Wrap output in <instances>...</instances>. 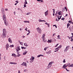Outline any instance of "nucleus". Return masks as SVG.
Returning <instances> with one entry per match:
<instances>
[{"mask_svg":"<svg viewBox=\"0 0 73 73\" xmlns=\"http://www.w3.org/2000/svg\"><path fill=\"white\" fill-rule=\"evenodd\" d=\"M52 10H53V12L54 13L53 14V16H54V12H55V10L54 9H53Z\"/></svg>","mask_w":73,"mask_h":73,"instance_id":"obj_32","label":"nucleus"},{"mask_svg":"<svg viewBox=\"0 0 73 73\" xmlns=\"http://www.w3.org/2000/svg\"><path fill=\"white\" fill-rule=\"evenodd\" d=\"M17 63L15 62H10L9 63V64H13L14 65H17Z\"/></svg>","mask_w":73,"mask_h":73,"instance_id":"obj_14","label":"nucleus"},{"mask_svg":"<svg viewBox=\"0 0 73 73\" xmlns=\"http://www.w3.org/2000/svg\"><path fill=\"white\" fill-rule=\"evenodd\" d=\"M40 1H41V2H43V1H42V0H40Z\"/></svg>","mask_w":73,"mask_h":73,"instance_id":"obj_64","label":"nucleus"},{"mask_svg":"<svg viewBox=\"0 0 73 73\" xmlns=\"http://www.w3.org/2000/svg\"><path fill=\"white\" fill-rule=\"evenodd\" d=\"M65 19V18H62L61 20H64Z\"/></svg>","mask_w":73,"mask_h":73,"instance_id":"obj_57","label":"nucleus"},{"mask_svg":"<svg viewBox=\"0 0 73 73\" xmlns=\"http://www.w3.org/2000/svg\"><path fill=\"white\" fill-rule=\"evenodd\" d=\"M21 48L23 49H27V47H21Z\"/></svg>","mask_w":73,"mask_h":73,"instance_id":"obj_35","label":"nucleus"},{"mask_svg":"<svg viewBox=\"0 0 73 73\" xmlns=\"http://www.w3.org/2000/svg\"><path fill=\"white\" fill-rule=\"evenodd\" d=\"M30 63H32L34 61V60H35V58L33 56H31V58L30 59Z\"/></svg>","mask_w":73,"mask_h":73,"instance_id":"obj_5","label":"nucleus"},{"mask_svg":"<svg viewBox=\"0 0 73 73\" xmlns=\"http://www.w3.org/2000/svg\"><path fill=\"white\" fill-rule=\"evenodd\" d=\"M62 47V45H60L59 46L57 47L58 48V49H60Z\"/></svg>","mask_w":73,"mask_h":73,"instance_id":"obj_29","label":"nucleus"},{"mask_svg":"<svg viewBox=\"0 0 73 73\" xmlns=\"http://www.w3.org/2000/svg\"><path fill=\"white\" fill-rule=\"evenodd\" d=\"M69 47L70 46H68L66 47L65 49H64V52H66L68 50V49H69Z\"/></svg>","mask_w":73,"mask_h":73,"instance_id":"obj_8","label":"nucleus"},{"mask_svg":"<svg viewBox=\"0 0 73 73\" xmlns=\"http://www.w3.org/2000/svg\"><path fill=\"white\" fill-rule=\"evenodd\" d=\"M58 14L59 15H61V12H59L58 13Z\"/></svg>","mask_w":73,"mask_h":73,"instance_id":"obj_39","label":"nucleus"},{"mask_svg":"<svg viewBox=\"0 0 73 73\" xmlns=\"http://www.w3.org/2000/svg\"><path fill=\"white\" fill-rule=\"evenodd\" d=\"M3 19L4 21H6L7 20L6 19V17L5 16V15L3 14Z\"/></svg>","mask_w":73,"mask_h":73,"instance_id":"obj_9","label":"nucleus"},{"mask_svg":"<svg viewBox=\"0 0 73 73\" xmlns=\"http://www.w3.org/2000/svg\"><path fill=\"white\" fill-rule=\"evenodd\" d=\"M21 65L25 66L26 67H27V63L26 62H23L22 64H21Z\"/></svg>","mask_w":73,"mask_h":73,"instance_id":"obj_12","label":"nucleus"},{"mask_svg":"<svg viewBox=\"0 0 73 73\" xmlns=\"http://www.w3.org/2000/svg\"><path fill=\"white\" fill-rule=\"evenodd\" d=\"M19 42L21 45H23V42L19 41Z\"/></svg>","mask_w":73,"mask_h":73,"instance_id":"obj_30","label":"nucleus"},{"mask_svg":"<svg viewBox=\"0 0 73 73\" xmlns=\"http://www.w3.org/2000/svg\"><path fill=\"white\" fill-rule=\"evenodd\" d=\"M15 2H16V3H17H17H19V1H15Z\"/></svg>","mask_w":73,"mask_h":73,"instance_id":"obj_51","label":"nucleus"},{"mask_svg":"<svg viewBox=\"0 0 73 73\" xmlns=\"http://www.w3.org/2000/svg\"><path fill=\"white\" fill-rule=\"evenodd\" d=\"M28 29H27V28H26L25 29V31H27V30Z\"/></svg>","mask_w":73,"mask_h":73,"instance_id":"obj_52","label":"nucleus"},{"mask_svg":"<svg viewBox=\"0 0 73 73\" xmlns=\"http://www.w3.org/2000/svg\"><path fill=\"white\" fill-rule=\"evenodd\" d=\"M66 65V64H64L63 65V66L62 67L63 69H66V67H67V66H68L69 65H70V63H69Z\"/></svg>","mask_w":73,"mask_h":73,"instance_id":"obj_6","label":"nucleus"},{"mask_svg":"<svg viewBox=\"0 0 73 73\" xmlns=\"http://www.w3.org/2000/svg\"><path fill=\"white\" fill-rule=\"evenodd\" d=\"M23 30V28H21L19 29V31H21Z\"/></svg>","mask_w":73,"mask_h":73,"instance_id":"obj_37","label":"nucleus"},{"mask_svg":"<svg viewBox=\"0 0 73 73\" xmlns=\"http://www.w3.org/2000/svg\"><path fill=\"white\" fill-rule=\"evenodd\" d=\"M27 32H29V33H28L27 34V35L28 36V35H29L30 34V33H31V31H30V30H27Z\"/></svg>","mask_w":73,"mask_h":73,"instance_id":"obj_23","label":"nucleus"},{"mask_svg":"<svg viewBox=\"0 0 73 73\" xmlns=\"http://www.w3.org/2000/svg\"><path fill=\"white\" fill-rule=\"evenodd\" d=\"M24 7H27V5H26V4H24Z\"/></svg>","mask_w":73,"mask_h":73,"instance_id":"obj_45","label":"nucleus"},{"mask_svg":"<svg viewBox=\"0 0 73 73\" xmlns=\"http://www.w3.org/2000/svg\"><path fill=\"white\" fill-rule=\"evenodd\" d=\"M47 25H48V27L49 28V27H50V25L49 24H48Z\"/></svg>","mask_w":73,"mask_h":73,"instance_id":"obj_43","label":"nucleus"},{"mask_svg":"<svg viewBox=\"0 0 73 73\" xmlns=\"http://www.w3.org/2000/svg\"><path fill=\"white\" fill-rule=\"evenodd\" d=\"M59 44H56V45L55 46V47L56 48V47H57V46H58V45Z\"/></svg>","mask_w":73,"mask_h":73,"instance_id":"obj_40","label":"nucleus"},{"mask_svg":"<svg viewBox=\"0 0 73 73\" xmlns=\"http://www.w3.org/2000/svg\"><path fill=\"white\" fill-rule=\"evenodd\" d=\"M64 9H67V8H66V7H64Z\"/></svg>","mask_w":73,"mask_h":73,"instance_id":"obj_62","label":"nucleus"},{"mask_svg":"<svg viewBox=\"0 0 73 73\" xmlns=\"http://www.w3.org/2000/svg\"><path fill=\"white\" fill-rule=\"evenodd\" d=\"M27 71H28V70L27 69H25L24 70V72H27Z\"/></svg>","mask_w":73,"mask_h":73,"instance_id":"obj_44","label":"nucleus"},{"mask_svg":"<svg viewBox=\"0 0 73 73\" xmlns=\"http://www.w3.org/2000/svg\"><path fill=\"white\" fill-rule=\"evenodd\" d=\"M63 62H64V63H65V62H66V61H65V59H64L63 61Z\"/></svg>","mask_w":73,"mask_h":73,"instance_id":"obj_41","label":"nucleus"},{"mask_svg":"<svg viewBox=\"0 0 73 73\" xmlns=\"http://www.w3.org/2000/svg\"><path fill=\"white\" fill-rule=\"evenodd\" d=\"M1 54L0 53V60H1Z\"/></svg>","mask_w":73,"mask_h":73,"instance_id":"obj_48","label":"nucleus"},{"mask_svg":"<svg viewBox=\"0 0 73 73\" xmlns=\"http://www.w3.org/2000/svg\"><path fill=\"white\" fill-rule=\"evenodd\" d=\"M40 56H41V57H44V55H41L40 54Z\"/></svg>","mask_w":73,"mask_h":73,"instance_id":"obj_58","label":"nucleus"},{"mask_svg":"<svg viewBox=\"0 0 73 73\" xmlns=\"http://www.w3.org/2000/svg\"><path fill=\"white\" fill-rule=\"evenodd\" d=\"M8 41L11 44L12 43V39H11V38H8Z\"/></svg>","mask_w":73,"mask_h":73,"instance_id":"obj_11","label":"nucleus"},{"mask_svg":"<svg viewBox=\"0 0 73 73\" xmlns=\"http://www.w3.org/2000/svg\"><path fill=\"white\" fill-rule=\"evenodd\" d=\"M30 14H31V13L30 12H28V13H27L26 14V15H29Z\"/></svg>","mask_w":73,"mask_h":73,"instance_id":"obj_36","label":"nucleus"},{"mask_svg":"<svg viewBox=\"0 0 73 73\" xmlns=\"http://www.w3.org/2000/svg\"><path fill=\"white\" fill-rule=\"evenodd\" d=\"M16 49L17 51V52H19V50H20V46H17L16 48Z\"/></svg>","mask_w":73,"mask_h":73,"instance_id":"obj_10","label":"nucleus"},{"mask_svg":"<svg viewBox=\"0 0 73 73\" xmlns=\"http://www.w3.org/2000/svg\"><path fill=\"white\" fill-rule=\"evenodd\" d=\"M48 10H47L44 13V15L45 16H48Z\"/></svg>","mask_w":73,"mask_h":73,"instance_id":"obj_15","label":"nucleus"},{"mask_svg":"<svg viewBox=\"0 0 73 73\" xmlns=\"http://www.w3.org/2000/svg\"><path fill=\"white\" fill-rule=\"evenodd\" d=\"M67 37H68V38L69 39H70V37L69 36H68Z\"/></svg>","mask_w":73,"mask_h":73,"instance_id":"obj_63","label":"nucleus"},{"mask_svg":"<svg viewBox=\"0 0 73 73\" xmlns=\"http://www.w3.org/2000/svg\"><path fill=\"white\" fill-rule=\"evenodd\" d=\"M24 4H28V3H27V0H25V1L24 2Z\"/></svg>","mask_w":73,"mask_h":73,"instance_id":"obj_33","label":"nucleus"},{"mask_svg":"<svg viewBox=\"0 0 73 73\" xmlns=\"http://www.w3.org/2000/svg\"><path fill=\"white\" fill-rule=\"evenodd\" d=\"M3 33L1 35V37L3 38H5L7 37V30L5 29H3Z\"/></svg>","mask_w":73,"mask_h":73,"instance_id":"obj_1","label":"nucleus"},{"mask_svg":"<svg viewBox=\"0 0 73 73\" xmlns=\"http://www.w3.org/2000/svg\"><path fill=\"white\" fill-rule=\"evenodd\" d=\"M53 63H54V62L53 61L50 62L48 64V66L46 67L47 69H49V68H50L51 66H52V64H53Z\"/></svg>","mask_w":73,"mask_h":73,"instance_id":"obj_2","label":"nucleus"},{"mask_svg":"<svg viewBox=\"0 0 73 73\" xmlns=\"http://www.w3.org/2000/svg\"><path fill=\"white\" fill-rule=\"evenodd\" d=\"M57 38H58V39H61L60 38V35H58L57 36Z\"/></svg>","mask_w":73,"mask_h":73,"instance_id":"obj_34","label":"nucleus"},{"mask_svg":"<svg viewBox=\"0 0 73 73\" xmlns=\"http://www.w3.org/2000/svg\"><path fill=\"white\" fill-rule=\"evenodd\" d=\"M4 23L5 24V25L7 27H8V26H9V23H8V21H4Z\"/></svg>","mask_w":73,"mask_h":73,"instance_id":"obj_7","label":"nucleus"},{"mask_svg":"<svg viewBox=\"0 0 73 73\" xmlns=\"http://www.w3.org/2000/svg\"><path fill=\"white\" fill-rule=\"evenodd\" d=\"M9 44L8 43H7L6 44V48H9Z\"/></svg>","mask_w":73,"mask_h":73,"instance_id":"obj_24","label":"nucleus"},{"mask_svg":"<svg viewBox=\"0 0 73 73\" xmlns=\"http://www.w3.org/2000/svg\"><path fill=\"white\" fill-rule=\"evenodd\" d=\"M55 50L54 51V52H58L59 50V48H58V47L54 49Z\"/></svg>","mask_w":73,"mask_h":73,"instance_id":"obj_19","label":"nucleus"},{"mask_svg":"<svg viewBox=\"0 0 73 73\" xmlns=\"http://www.w3.org/2000/svg\"><path fill=\"white\" fill-rule=\"evenodd\" d=\"M40 56H41L40 55H38L37 56V57H38V58H39V57H40Z\"/></svg>","mask_w":73,"mask_h":73,"instance_id":"obj_47","label":"nucleus"},{"mask_svg":"<svg viewBox=\"0 0 73 73\" xmlns=\"http://www.w3.org/2000/svg\"><path fill=\"white\" fill-rule=\"evenodd\" d=\"M14 14L15 15V14H16V12L15 11L14 12H13Z\"/></svg>","mask_w":73,"mask_h":73,"instance_id":"obj_60","label":"nucleus"},{"mask_svg":"<svg viewBox=\"0 0 73 73\" xmlns=\"http://www.w3.org/2000/svg\"><path fill=\"white\" fill-rule=\"evenodd\" d=\"M56 21H59V19H56Z\"/></svg>","mask_w":73,"mask_h":73,"instance_id":"obj_55","label":"nucleus"},{"mask_svg":"<svg viewBox=\"0 0 73 73\" xmlns=\"http://www.w3.org/2000/svg\"><path fill=\"white\" fill-rule=\"evenodd\" d=\"M9 47H10V48H13L14 47V45L13 44L10 45L9 46Z\"/></svg>","mask_w":73,"mask_h":73,"instance_id":"obj_28","label":"nucleus"},{"mask_svg":"<svg viewBox=\"0 0 73 73\" xmlns=\"http://www.w3.org/2000/svg\"><path fill=\"white\" fill-rule=\"evenodd\" d=\"M49 47H46L45 48H44V50H45V51L46 50V49H48V48Z\"/></svg>","mask_w":73,"mask_h":73,"instance_id":"obj_31","label":"nucleus"},{"mask_svg":"<svg viewBox=\"0 0 73 73\" xmlns=\"http://www.w3.org/2000/svg\"><path fill=\"white\" fill-rule=\"evenodd\" d=\"M36 29L37 32H38L39 34H41V33L42 32V30H41V28H40V27H38L36 28Z\"/></svg>","mask_w":73,"mask_h":73,"instance_id":"obj_4","label":"nucleus"},{"mask_svg":"<svg viewBox=\"0 0 73 73\" xmlns=\"http://www.w3.org/2000/svg\"><path fill=\"white\" fill-rule=\"evenodd\" d=\"M38 22L40 23V22H46V21H45V20H41V19H39V20H38Z\"/></svg>","mask_w":73,"mask_h":73,"instance_id":"obj_16","label":"nucleus"},{"mask_svg":"<svg viewBox=\"0 0 73 73\" xmlns=\"http://www.w3.org/2000/svg\"><path fill=\"white\" fill-rule=\"evenodd\" d=\"M53 42V40H48V41H47V42L48 43H51V42Z\"/></svg>","mask_w":73,"mask_h":73,"instance_id":"obj_13","label":"nucleus"},{"mask_svg":"<svg viewBox=\"0 0 73 73\" xmlns=\"http://www.w3.org/2000/svg\"><path fill=\"white\" fill-rule=\"evenodd\" d=\"M22 38H25V36L23 35L22 36Z\"/></svg>","mask_w":73,"mask_h":73,"instance_id":"obj_42","label":"nucleus"},{"mask_svg":"<svg viewBox=\"0 0 73 73\" xmlns=\"http://www.w3.org/2000/svg\"><path fill=\"white\" fill-rule=\"evenodd\" d=\"M1 12L3 15H5V12L4 11V9H2L1 10Z\"/></svg>","mask_w":73,"mask_h":73,"instance_id":"obj_18","label":"nucleus"},{"mask_svg":"<svg viewBox=\"0 0 73 73\" xmlns=\"http://www.w3.org/2000/svg\"><path fill=\"white\" fill-rule=\"evenodd\" d=\"M5 11H8V9H5Z\"/></svg>","mask_w":73,"mask_h":73,"instance_id":"obj_59","label":"nucleus"},{"mask_svg":"<svg viewBox=\"0 0 73 73\" xmlns=\"http://www.w3.org/2000/svg\"><path fill=\"white\" fill-rule=\"evenodd\" d=\"M49 23H47V22H46L45 23V24H46V25H48V24Z\"/></svg>","mask_w":73,"mask_h":73,"instance_id":"obj_56","label":"nucleus"},{"mask_svg":"<svg viewBox=\"0 0 73 73\" xmlns=\"http://www.w3.org/2000/svg\"><path fill=\"white\" fill-rule=\"evenodd\" d=\"M17 57H20L21 56V54L19 53V52H17Z\"/></svg>","mask_w":73,"mask_h":73,"instance_id":"obj_21","label":"nucleus"},{"mask_svg":"<svg viewBox=\"0 0 73 73\" xmlns=\"http://www.w3.org/2000/svg\"><path fill=\"white\" fill-rule=\"evenodd\" d=\"M51 53V51L50 50L48 51V52H46V54H50V53Z\"/></svg>","mask_w":73,"mask_h":73,"instance_id":"obj_22","label":"nucleus"},{"mask_svg":"<svg viewBox=\"0 0 73 73\" xmlns=\"http://www.w3.org/2000/svg\"><path fill=\"white\" fill-rule=\"evenodd\" d=\"M69 26H70V24L68 23L67 25V28H68V27H69Z\"/></svg>","mask_w":73,"mask_h":73,"instance_id":"obj_38","label":"nucleus"},{"mask_svg":"<svg viewBox=\"0 0 73 73\" xmlns=\"http://www.w3.org/2000/svg\"><path fill=\"white\" fill-rule=\"evenodd\" d=\"M12 56H13V57H17V55H16L15 54H12Z\"/></svg>","mask_w":73,"mask_h":73,"instance_id":"obj_20","label":"nucleus"},{"mask_svg":"<svg viewBox=\"0 0 73 73\" xmlns=\"http://www.w3.org/2000/svg\"><path fill=\"white\" fill-rule=\"evenodd\" d=\"M27 52H28L27 51V50H24L23 53V55H25V54H27Z\"/></svg>","mask_w":73,"mask_h":73,"instance_id":"obj_17","label":"nucleus"},{"mask_svg":"<svg viewBox=\"0 0 73 73\" xmlns=\"http://www.w3.org/2000/svg\"><path fill=\"white\" fill-rule=\"evenodd\" d=\"M24 23H29V21H23Z\"/></svg>","mask_w":73,"mask_h":73,"instance_id":"obj_26","label":"nucleus"},{"mask_svg":"<svg viewBox=\"0 0 73 73\" xmlns=\"http://www.w3.org/2000/svg\"><path fill=\"white\" fill-rule=\"evenodd\" d=\"M71 41L72 42V41H73V39L72 38H71Z\"/></svg>","mask_w":73,"mask_h":73,"instance_id":"obj_61","label":"nucleus"},{"mask_svg":"<svg viewBox=\"0 0 73 73\" xmlns=\"http://www.w3.org/2000/svg\"><path fill=\"white\" fill-rule=\"evenodd\" d=\"M45 34H43L42 36V41L44 42H46L47 41L46 40H45Z\"/></svg>","mask_w":73,"mask_h":73,"instance_id":"obj_3","label":"nucleus"},{"mask_svg":"<svg viewBox=\"0 0 73 73\" xmlns=\"http://www.w3.org/2000/svg\"><path fill=\"white\" fill-rule=\"evenodd\" d=\"M18 73H21V72L20 70H18Z\"/></svg>","mask_w":73,"mask_h":73,"instance_id":"obj_53","label":"nucleus"},{"mask_svg":"<svg viewBox=\"0 0 73 73\" xmlns=\"http://www.w3.org/2000/svg\"><path fill=\"white\" fill-rule=\"evenodd\" d=\"M65 69H66V70H67V72H69V70H68V69H67V68H65Z\"/></svg>","mask_w":73,"mask_h":73,"instance_id":"obj_50","label":"nucleus"},{"mask_svg":"<svg viewBox=\"0 0 73 73\" xmlns=\"http://www.w3.org/2000/svg\"><path fill=\"white\" fill-rule=\"evenodd\" d=\"M56 35V33H54L53 35V36H54Z\"/></svg>","mask_w":73,"mask_h":73,"instance_id":"obj_49","label":"nucleus"},{"mask_svg":"<svg viewBox=\"0 0 73 73\" xmlns=\"http://www.w3.org/2000/svg\"><path fill=\"white\" fill-rule=\"evenodd\" d=\"M18 11H21V9L20 8H18Z\"/></svg>","mask_w":73,"mask_h":73,"instance_id":"obj_54","label":"nucleus"},{"mask_svg":"<svg viewBox=\"0 0 73 73\" xmlns=\"http://www.w3.org/2000/svg\"><path fill=\"white\" fill-rule=\"evenodd\" d=\"M68 67H72L73 68V64H71L70 66H68Z\"/></svg>","mask_w":73,"mask_h":73,"instance_id":"obj_27","label":"nucleus"},{"mask_svg":"<svg viewBox=\"0 0 73 73\" xmlns=\"http://www.w3.org/2000/svg\"><path fill=\"white\" fill-rule=\"evenodd\" d=\"M61 16H60V18H58V20H60V19H61Z\"/></svg>","mask_w":73,"mask_h":73,"instance_id":"obj_46","label":"nucleus"},{"mask_svg":"<svg viewBox=\"0 0 73 73\" xmlns=\"http://www.w3.org/2000/svg\"><path fill=\"white\" fill-rule=\"evenodd\" d=\"M24 44V45L25 46H28V44L27 43H25Z\"/></svg>","mask_w":73,"mask_h":73,"instance_id":"obj_25","label":"nucleus"}]
</instances>
